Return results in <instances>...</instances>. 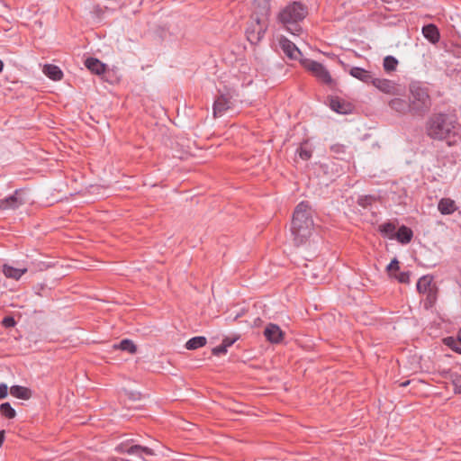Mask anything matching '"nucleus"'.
<instances>
[{
  "label": "nucleus",
  "instance_id": "obj_1",
  "mask_svg": "<svg viewBox=\"0 0 461 461\" xmlns=\"http://www.w3.org/2000/svg\"><path fill=\"white\" fill-rule=\"evenodd\" d=\"M312 211L307 202H301L294 212L291 231L296 246L305 243L313 230Z\"/></svg>",
  "mask_w": 461,
  "mask_h": 461
},
{
  "label": "nucleus",
  "instance_id": "obj_2",
  "mask_svg": "<svg viewBox=\"0 0 461 461\" xmlns=\"http://www.w3.org/2000/svg\"><path fill=\"white\" fill-rule=\"evenodd\" d=\"M457 122L454 115L438 113L430 118L428 134L437 140H446L456 134Z\"/></svg>",
  "mask_w": 461,
  "mask_h": 461
},
{
  "label": "nucleus",
  "instance_id": "obj_3",
  "mask_svg": "<svg viewBox=\"0 0 461 461\" xmlns=\"http://www.w3.org/2000/svg\"><path fill=\"white\" fill-rule=\"evenodd\" d=\"M307 8L301 2H293L285 6L278 15V20L285 25L296 23L304 19Z\"/></svg>",
  "mask_w": 461,
  "mask_h": 461
},
{
  "label": "nucleus",
  "instance_id": "obj_4",
  "mask_svg": "<svg viewBox=\"0 0 461 461\" xmlns=\"http://www.w3.org/2000/svg\"><path fill=\"white\" fill-rule=\"evenodd\" d=\"M410 90L411 99L409 107L416 113L427 111L430 106V98L427 90L415 84L411 86Z\"/></svg>",
  "mask_w": 461,
  "mask_h": 461
},
{
  "label": "nucleus",
  "instance_id": "obj_5",
  "mask_svg": "<svg viewBox=\"0 0 461 461\" xmlns=\"http://www.w3.org/2000/svg\"><path fill=\"white\" fill-rule=\"evenodd\" d=\"M253 22L247 28V39L251 44L258 43L267 31V22L262 21L261 17L252 19Z\"/></svg>",
  "mask_w": 461,
  "mask_h": 461
},
{
  "label": "nucleus",
  "instance_id": "obj_6",
  "mask_svg": "<svg viewBox=\"0 0 461 461\" xmlns=\"http://www.w3.org/2000/svg\"><path fill=\"white\" fill-rule=\"evenodd\" d=\"M303 66L323 83L330 84L332 82L330 73L322 64L314 60L306 59L303 61Z\"/></svg>",
  "mask_w": 461,
  "mask_h": 461
},
{
  "label": "nucleus",
  "instance_id": "obj_7",
  "mask_svg": "<svg viewBox=\"0 0 461 461\" xmlns=\"http://www.w3.org/2000/svg\"><path fill=\"white\" fill-rule=\"evenodd\" d=\"M279 45L284 51V53L290 59L297 60L300 59L302 53L300 50L295 46L294 42L289 41L285 37H281L279 39Z\"/></svg>",
  "mask_w": 461,
  "mask_h": 461
},
{
  "label": "nucleus",
  "instance_id": "obj_8",
  "mask_svg": "<svg viewBox=\"0 0 461 461\" xmlns=\"http://www.w3.org/2000/svg\"><path fill=\"white\" fill-rule=\"evenodd\" d=\"M270 14V0H254V13L251 19L261 17L262 21L267 22Z\"/></svg>",
  "mask_w": 461,
  "mask_h": 461
},
{
  "label": "nucleus",
  "instance_id": "obj_9",
  "mask_svg": "<svg viewBox=\"0 0 461 461\" xmlns=\"http://www.w3.org/2000/svg\"><path fill=\"white\" fill-rule=\"evenodd\" d=\"M24 203V199L22 197V194L20 191L16 190L14 194L9 197L0 200V209L8 210V209H17L22 204Z\"/></svg>",
  "mask_w": 461,
  "mask_h": 461
},
{
  "label": "nucleus",
  "instance_id": "obj_10",
  "mask_svg": "<svg viewBox=\"0 0 461 461\" xmlns=\"http://www.w3.org/2000/svg\"><path fill=\"white\" fill-rule=\"evenodd\" d=\"M230 107V97L228 95L221 94L213 103V116H221Z\"/></svg>",
  "mask_w": 461,
  "mask_h": 461
},
{
  "label": "nucleus",
  "instance_id": "obj_11",
  "mask_svg": "<svg viewBox=\"0 0 461 461\" xmlns=\"http://www.w3.org/2000/svg\"><path fill=\"white\" fill-rule=\"evenodd\" d=\"M264 335L266 339L271 343H280L284 339V332L281 330L279 326L270 323L265 330Z\"/></svg>",
  "mask_w": 461,
  "mask_h": 461
},
{
  "label": "nucleus",
  "instance_id": "obj_12",
  "mask_svg": "<svg viewBox=\"0 0 461 461\" xmlns=\"http://www.w3.org/2000/svg\"><path fill=\"white\" fill-rule=\"evenodd\" d=\"M330 106L334 112L341 114H347L352 110V106L349 103H347L338 97L330 99Z\"/></svg>",
  "mask_w": 461,
  "mask_h": 461
},
{
  "label": "nucleus",
  "instance_id": "obj_13",
  "mask_svg": "<svg viewBox=\"0 0 461 461\" xmlns=\"http://www.w3.org/2000/svg\"><path fill=\"white\" fill-rule=\"evenodd\" d=\"M349 74L353 77H355L364 83H366V84L372 83L373 79H374L371 72H369L362 68H358V67L351 68L349 70Z\"/></svg>",
  "mask_w": 461,
  "mask_h": 461
},
{
  "label": "nucleus",
  "instance_id": "obj_14",
  "mask_svg": "<svg viewBox=\"0 0 461 461\" xmlns=\"http://www.w3.org/2000/svg\"><path fill=\"white\" fill-rule=\"evenodd\" d=\"M423 36L431 43H437L439 41V32L435 24H427L422 28Z\"/></svg>",
  "mask_w": 461,
  "mask_h": 461
},
{
  "label": "nucleus",
  "instance_id": "obj_15",
  "mask_svg": "<svg viewBox=\"0 0 461 461\" xmlns=\"http://www.w3.org/2000/svg\"><path fill=\"white\" fill-rule=\"evenodd\" d=\"M372 84L384 93L394 94L395 86L388 79L374 78Z\"/></svg>",
  "mask_w": 461,
  "mask_h": 461
},
{
  "label": "nucleus",
  "instance_id": "obj_16",
  "mask_svg": "<svg viewBox=\"0 0 461 461\" xmlns=\"http://www.w3.org/2000/svg\"><path fill=\"white\" fill-rule=\"evenodd\" d=\"M85 65L91 72L97 75H101L105 69V65L95 58L86 59Z\"/></svg>",
  "mask_w": 461,
  "mask_h": 461
},
{
  "label": "nucleus",
  "instance_id": "obj_17",
  "mask_svg": "<svg viewBox=\"0 0 461 461\" xmlns=\"http://www.w3.org/2000/svg\"><path fill=\"white\" fill-rule=\"evenodd\" d=\"M412 236L413 233L410 228L402 226L395 232L394 239H396L402 244H407L411 240Z\"/></svg>",
  "mask_w": 461,
  "mask_h": 461
},
{
  "label": "nucleus",
  "instance_id": "obj_18",
  "mask_svg": "<svg viewBox=\"0 0 461 461\" xmlns=\"http://www.w3.org/2000/svg\"><path fill=\"white\" fill-rule=\"evenodd\" d=\"M438 208L442 214H451L456 210L455 201L450 198H442Z\"/></svg>",
  "mask_w": 461,
  "mask_h": 461
},
{
  "label": "nucleus",
  "instance_id": "obj_19",
  "mask_svg": "<svg viewBox=\"0 0 461 461\" xmlns=\"http://www.w3.org/2000/svg\"><path fill=\"white\" fill-rule=\"evenodd\" d=\"M435 288L432 284V277L429 276H423L417 283V290L420 294H425Z\"/></svg>",
  "mask_w": 461,
  "mask_h": 461
},
{
  "label": "nucleus",
  "instance_id": "obj_20",
  "mask_svg": "<svg viewBox=\"0 0 461 461\" xmlns=\"http://www.w3.org/2000/svg\"><path fill=\"white\" fill-rule=\"evenodd\" d=\"M43 73L52 80H60L63 77V73L60 68L55 65H45L43 68Z\"/></svg>",
  "mask_w": 461,
  "mask_h": 461
},
{
  "label": "nucleus",
  "instance_id": "obj_21",
  "mask_svg": "<svg viewBox=\"0 0 461 461\" xmlns=\"http://www.w3.org/2000/svg\"><path fill=\"white\" fill-rule=\"evenodd\" d=\"M26 272L27 268H14L8 265L3 266V273L8 278L18 280Z\"/></svg>",
  "mask_w": 461,
  "mask_h": 461
},
{
  "label": "nucleus",
  "instance_id": "obj_22",
  "mask_svg": "<svg viewBox=\"0 0 461 461\" xmlns=\"http://www.w3.org/2000/svg\"><path fill=\"white\" fill-rule=\"evenodd\" d=\"M10 393L14 397L23 400H28L32 396L31 390L21 385H13L10 388Z\"/></svg>",
  "mask_w": 461,
  "mask_h": 461
},
{
  "label": "nucleus",
  "instance_id": "obj_23",
  "mask_svg": "<svg viewBox=\"0 0 461 461\" xmlns=\"http://www.w3.org/2000/svg\"><path fill=\"white\" fill-rule=\"evenodd\" d=\"M379 231L389 239H394L396 224L391 221L384 222L378 227Z\"/></svg>",
  "mask_w": 461,
  "mask_h": 461
},
{
  "label": "nucleus",
  "instance_id": "obj_24",
  "mask_svg": "<svg viewBox=\"0 0 461 461\" xmlns=\"http://www.w3.org/2000/svg\"><path fill=\"white\" fill-rule=\"evenodd\" d=\"M206 338L203 336L194 337L185 343V348L188 350H194L203 347L206 344Z\"/></svg>",
  "mask_w": 461,
  "mask_h": 461
},
{
  "label": "nucleus",
  "instance_id": "obj_25",
  "mask_svg": "<svg viewBox=\"0 0 461 461\" xmlns=\"http://www.w3.org/2000/svg\"><path fill=\"white\" fill-rule=\"evenodd\" d=\"M127 453L130 454V455H139V456L141 453H144V454L149 455V456H153L154 455V451L151 448L147 447H142V446H140V445H133V446L130 447L127 449Z\"/></svg>",
  "mask_w": 461,
  "mask_h": 461
},
{
  "label": "nucleus",
  "instance_id": "obj_26",
  "mask_svg": "<svg viewBox=\"0 0 461 461\" xmlns=\"http://www.w3.org/2000/svg\"><path fill=\"white\" fill-rule=\"evenodd\" d=\"M114 348H119L121 350L128 351L131 354H134L137 351V348L134 343L130 339H122L118 345L113 346Z\"/></svg>",
  "mask_w": 461,
  "mask_h": 461
},
{
  "label": "nucleus",
  "instance_id": "obj_27",
  "mask_svg": "<svg viewBox=\"0 0 461 461\" xmlns=\"http://www.w3.org/2000/svg\"><path fill=\"white\" fill-rule=\"evenodd\" d=\"M398 60L393 56H386L384 59V68L387 72H392L396 69Z\"/></svg>",
  "mask_w": 461,
  "mask_h": 461
},
{
  "label": "nucleus",
  "instance_id": "obj_28",
  "mask_svg": "<svg viewBox=\"0 0 461 461\" xmlns=\"http://www.w3.org/2000/svg\"><path fill=\"white\" fill-rule=\"evenodd\" d=\"M425 294H426V299L424 301V306H425L426 309H429V308H431L434 305V303H435V302L437 300V289H436V287L434 289L425 293Z\"/></svg>",
  "mask_w": 461,
  "mask_h": 461
},
{
  "label": "nucleus",
  "instance_id": "obj_29",
  "mask_svg": "<svg viewBox=\"0 0 461 461\" xmlns=\"http://www.w3.org/2000/svg\"><path fill=\"white\" fill-rule=\"evenodd\" d=\"M0 412L8 419H14L16 415L14 409L9 402H5L0 405Z\"/></svg>",
  "mask_w": 461,
  "mask_h": 461
},
{
  "label": "nucleus",
  "instance_id": "obj_30",
  "mask_svg": "<svg viewBox=\"0 0 461 461\" xmlns=\"http://www.w3.org/2000/svg\"><path fill=\"white\" fill-rule=\"evenodd\" d=\"M389 105L392 109L397 111V112H404L408 105L406 104L405 101L400 99V98H394L390 101Z\"/></svg>",
  "mask_w": 461,
  "mask_h": 461
},
{
  "label": "nucleus",
  "instance_id": "obj_31",
  "mask_svg": "<svg viewBox=\"0 0 461 461\" xmlns=\"http://www.w3.org/2000/svg\"><path fill=\"white\" fill-rule=\"evenodd\" d=\"M444 343L448 346L451 349L454 351L461 354V348H457V345L460 344V341H458V339H454L452 337H447L444 339Z\"/></svg>",
  "mask_w": 461,
  "mask_h": 461
},
{
  "label": "nucleus",
  "instance_id": "obj_32",
  "mask_svg": "<svg viewBox=\"0 0 461 461\" xmlns=\"http://www.w3.org/2000/svg\"><path fill=\"white\" fill-rule=\"evenodd\" d=\"M444 343L448 346L451 349L454 351L461 354V348H457V345L460 344V341H458V339H454L452 337H447L444 339Z\"/></svg>",
  "mask_w": 461,
  "mask_h": 461
},
{
  "label": "nucleus",
  "instance_id": "obj_33",
  "mask_svg": "<svg viewBox=\"0 0 461 461\" xmlns=\"http://www.w3.org/2000/svg\"><path fill=\"white\" fill-rule=\"evenodd\" d=\"M450 378L454 385L455 393H461V375L457 374H451Z\"/></svg>",
  "mask_w": 461,
  "mask_h": 461
},
{
  "label": "nucleus",
  "instance_id": "obj_34",
  "mask_svg": "<svg viewBox=\"0 0 461 461\" xmlns=\"http://www.w3.org/2000/svg\"><path fill=\"white\" fill-rule=\"evenodd\" d=\"M399 261L397 258H393L391 263L387 266L386 267V271L388 272V274L393 276H394L393 275V272H396L399 270Z\"/></svg>",
  "mask_w": 461,
  "mask_h": 461
},
{
  "label": "nucleus",
  "instance_id": "obj_35",
  "mask_svg": "<svg viewBox=\"0 0 461 461\" xmlns=\"http://www.w3.org/2000/svg\"><path fill=\"white\" fill-rule=\"evenodd\" d=\"M374 201L375 198L373 196H362L358 198L357 203L365 208L370 205Z\"/></svg>",
  "mask_w": 461,
  "mask_h": 461
},
{
  "label": "nucleus",
  "instance_id": "obj_36",
  "mask_svg": "<svg viewBox=\"0 0 461 461\" xmlns=\"http://www.w3.org/2000/svg\"><path fill=\"white\" fill-rule=\"evenodd\" d=\"M15 324L16 321L12 316H6L2 321V325L6 329L13 328L15 326Z\"/></svg>",
  "mask_w": 461,
  "mask_h": 461
},
{
  "label": "nucleus",
  "instance_id": "obj_37",
  "mask_svg": "<svg viewBox=\"0 0 461 461\" xmlns=\"http://www.w3.org/2000/svg\"><path fill=\"white\" fill-rule=\"evenodd\" d=\"M400 283L408 284L410 282V273L402 272L399 275L393 276Z\"/></svg>",
  "mask_w": 461,
  "mask_h": 461
},
{
  "label": "nucleus",
  "instance_id": "obj_38",
  "mask_svg": "<svg viewBox=\"0 0 461 461\" xmlns=\"http://www.w3.org/2000/svg\"><path fill=\"white\" fill-rule=\"evenodd\" d=\"M104 9L105 8H103L100 5H95L91 13L95 18L100 20L104 13Z\"/></svg>",
  "mask_w": 461,
  "mask_h": 461
},
{
  "label": "nucleus",
  "instance_id": "obj_39",
  "mask_svg": "<svg viewBox=\"0 0 461 461\" xmlns=\"http://www.w3.org/2000/svg\"><path fill=\"white\" fill-rule=\"evenodd\" d=\"M298 153L300 158L303 160H308L312 157V151L304 149L303 147H300Z\"/></svg>",
  "mask_w": 461,
  "mask_h": 461
},
{
  "label": "nucleus",
  "instance_id": "obj_40",
  "mask_svg": "<svg viewBox=\"0 0 461 461\" xmlns=\"http://www.w3.org/2000/svg\"><path fill=\"white\" fill-rule=\"evenodd\" d=\"M226 352H227V348L223 344H221L220 346L212 348V354L215 356H219L221 354H225Z\"/></svg>",
  "mask_w": 461,
  "mask_h": 461
},
{
  "label": "nucleus",
  "instance_id": "obj_41",
  "mask_svg": "<svg viewBox=\"0 0 461 461\" xmlns=\"http://www.w3.org/2000/svg\"><path fill=\"white\" fill-rule=\"evenodd\" d=\"M330 149L337 155H340L345 152V146L340 145V144H335V145L331 146Z\"/></svg>",
  "mask_w": 461,
  "mask_h": 461
},
{
  "label": "nucleus",
  "instance_id": "obj_42",
  "mask_svg": "<svg viewBox=\"0 0 461 461\" xmlns=\"http://www.w3.org/2000/svg\"><path fill=\"white\" fill-rule=\"evenodd\" d=\"M238 339H239V337H237V336H236V337H233V338H229V337H227V338H225V339L222 340V343H221V344H223V345L228 348H229V347H230L232 344H234V343H235V341H236Z\"/></svg>",
  "mask_w": 461,
  "mask_h": 461
},
{
  "label": "nucleus",
  "instance_id": "obj_43",
  "mask_svg": "<svg viewBox=\"0 0 461 461\" xmlns=\"http://www.w3.org/2000/svg\"><path fill=\"white\" fill-rule=\"evenodd\" d=\"M8 393V387L5 384H0V399L5 398Z\"/></svg>",
  "mask_w": 461,
  "mask_h": 461
},
{
  "label": "nucleus",
  "instance_id": "obj_44",
  "mask_svg": "<svg viewBox=\"0 0 461 461\" xmlns=\"http://www.w3.org/2000/svg\"><path fill=\"white\" fill-rule=\"evenodd\" d=\"M129 447H126L124 445H119L117 447H116V451L118 452H121V453H123V452H126L127 453V449Z\"/></svg>",
  "mask_w": 461,
  "mask_h": 461
},
{
  "label": "nucleus",
  "instance_id": "obj_45",
  "mask_svg": "<svg viewBox=\"0 0 461 461\" xmlns=\"http://www.w3.org/2000/svg\"><path fill=\"white\" fill-rule=\"evenodd\" d=\"M286 29H287L291 33H293V34H294V33H295V32H294V31H296V32H297V31H299V30H300V28H298L297 26H295V29H294V30L291 29V28H289V27H286Z\"/></svg>",
  "mask_w": 461,
  "mask_h": 461
},
{
  "label": "nucleus",
  "instance_id": "obj_46",
  "mask_svg": "<svg viewBox=\"0 0 461 461\" xmlns=\"http://www.w3.org/2000/svg\"><path fill=\"white\" fill-rule=\"evenodd\" d=\"M262 321L259 319V318H257L255 321H254V324L256 326H259L261 324Z\"/></svg>",
  "mask_w": 461,
  "mask_h": 461
},
{
  "label": "nucleus",
  "instance_id": "obj_47",
  "mask_svg": "<svg viewBox=\"0 0 461 461\" xmlns=\"http://www.w3.org/2000/svg\"><path fill=\"white\" fill-rule=\"evenodd\" d=\"M409 384H410V381L408 380V381H405V382L402 383L401 386L404 387V386H407Z\"/></svg>",
  "mask_w": 461,
  "mask_h": 461
},
{
  "label": "nucleus",
  "instance_id": "obj_48",
  "mask_svg": "<svg viewBox=\"0 0 461 461\" xmlns=\"http://www.w3.org/2000/svg\"><path fill=\"white\" fill-rule=\"evenodd\" d=\"M3 68H4V63H3V61L0 59V73L3 71Z\"/></svg>",
  "mask_w": 461,
  "mask_h": 461
},
{
  "label": "nucleus",
  "instance_id": "obj_49",
  "mask_svg": "<svg viewBox=\"0 0 461 461\" xmlns=\"http://www.w3.org/2000/svg\"><path fill=\"white\" fill-rule=\"evenodd\" d=\"M458 340H461V329L459 330L458 331V337H457Z\"/></svg>",
  "mask_w": 461,
  "mask_h": 461
},
{
  "label": "nucleus",
  "instance_id": "obj_50",
  "mask_svg": "<svg viewBox=\"0 0 461 461\" xmlns=\"http://www.w3.org/2000/svg\"><path fill=\"white\" fill-rule=\"evenodd\" d=\"M460 341V344L457 345V348H461V340Z\"/></svg>",
  "mask_w": 461,
  "mask_h": 461
}]
</instances>
